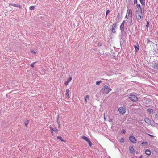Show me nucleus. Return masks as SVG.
Segmentation results:
<instances>
[{"mask_svg": "<svg viewBox=\"0 0 158 158\" xmlns=\"http://www.w3.org/2000/svg\"><path fill=\"white\" fill-rule=\"evenodd\" d=\"M142 157L143 156H142V155H141L140 156H139V158H142Z\"/></svg>", "mask_w": 158, "mask_h": 158, "instance_id": "45", "label": "nucleus"}, {"mask_svg": "<svg viewBox=\"0 0 158 158\" xmlns=\"http://www.w3.org/2000/svg\"><path fill=\"white\" fill-rule=\"evenodd\" d=\"M59 118V116L58 115L57 116V124L58 125V127L59 128H60V122L58 121Z\"/></svg>", "mask_w": 158, "mask_h": 158, "instance_id": "20", "label": "nucleus"}, {"mask_svg": "<svg viewBox=\"0 0 158 158\" xmlns=\"http://www.w3.org/2000/svg\"><path fill=\"white\" fill-rule=\"evenodd\" d=\"M35 6H30V10H33L34 9Z\"/></svg>", "mask_w": 158, "mask_h": 158, "instance_id": "26", "label": "nucleus"}, {"mask_svg": "<svg viewBox=\"0 0 158 158\" xmlns=\"http://www.w3.org/2000/svg\"><path fill=\"white\" fill-rule=\"evenodd\" d=\"M145 152L146 155L148 156L150 155L151 153V151L148 149H146L145 151Z\"/></svg>", "mask_w": 158, "mask_h": 158, "instance_id": "12", "label": "nucleus"}, {"mask_svg": "<svg viewBox=\"0 0 158 158\" xmlns=\"http://www.w3.org/2000/svg\"><path fill=\"white\" fill-rule=\"evenodd\" d=\"M129 98L131 101L134 102H136L138 100V98L135 95L130 94L129 96Z\"/></svg>", "mask_w": 158, "mask_h": 158, "instance_id": "2", "label": "nucleus"}, {"mask_svg": "<svg viewBox=\"0 0 158 158\" xmlns=\"http://www.w3.org/2000/svg\"><path fill=\"white\" fill-rule=\"evenodd\" d=\"M155 117L156 118L158 119V114H155Z\"/></svg>", "mask_w": 158, "mask_h": 158, "instance_id": "39", "label": "nucleus"}, {"mask_svg": "<svg viewBox=\"0 0 158 158\" xmlns=\"http://www.w3.org/2000/svg\"><path fill=\"white\" fill-rule=\"evenodd\" d=\"M131 18L130 19L131 21H132V16L131 17H130Z\"/></svg>", "mask_w": 158, "mask_h": 158, "instance_id": "44", "label": "nucleus"}, {"mask_svg": "<svg viewBox=\"0 0 158 158\" xmlns=\"http://www.w3.org/2000/svg\"><path fill=\"white\" fill-rule=\"evenodd\" d=\"M132 24H133L132 21H131V23H130L131 25Z\"/></svg>", "mask_w": 158, "mask_h": 158, "instance_id": "43", "label": "nucleus"}, {"mask_svg": "<svg viewBox=\"0 0 158 158\" xmlns=\"http://www.w3.org/2000/svg\"><path fill=\"white\" fill-rule=\"evenodd\" d=\"M136 6L137 8L139 7L140 9H141V6L140 5V4H137Z\"/></svg>", "mask_w": 158, "mask_h": 158, "instance_id": "31", "label": "nucleus"}, {"mask_svg": "<svg viewBox=\"0 0 158 158\" xmlns=\"http://www.w3.org/2000/svg\"><path fill=\"white\" fill-rule=\"evenodd\" d=\"M148 135H149V136H152V137L153 136V135H150V134H148Z\"/></svg>", "mask_w": 158, "mask_h": 158, "instance_id": "46", "label": "nucleus"}, {"mask_svg": "<svg viewBox=\"0 0 158 158\" xmlns=\"http://www.w3.org/2000/svg\"><path fill=\"white\" fill-rule=\"evenodd\" d=\"M65 95L66 98H69V89L66 90Z\"/></svg>", "mask_w": 158, "mask_h": 158, "instance_id": "11", "label": "nucleus"}, {"mask_svg": "<svg viewBox=\"0 0 158 158\" xmlns=\"http://www.w3.org/2000/svg\"><path fill=\"white\" fill-rule=\"evenodd\" d=\"M118 110L119 113L122 114H124L126 112L125 109H123L122 107L119 108Z\"/></svg>", "mask_w": 158, "mask_h": 158, "instance_id": "6", "label": "nucleus"}, {"mask_svg": "<svg viewBox=\"0 0 158 158\" xmlns=\"http://www.w3.org/2000/svg\"><path fill=\"white\" fill-rule=\"evenodd\" d=\"M50 129V131L51 133L53 134L54 130V128H53L52 126H50L49 127Z\"/></svg>", "mask_w": 158, "mask_h": 158, "instance_id": "21", "label": "nucleus"}, {"mask_svg": "<svg viewBox=\"0 0 158 158\" xmlns=\"http://www.w3.org/2000/svg\"><path fill=\"white\" fill-rule=\"evenodd\" d=\"M110 12V11L109 10H106V17H107L108 13H109Z\"/></svg>", "mask_w": 158, "mask_h": 158, "instance_id": "32", "label": "nucleus"}, {"mask_svg": "<svg viewBox=\"0 0 158 158\" xmlns=\"http://www.w3.org/2000/svg\"><path fill=\"white\" fill-rule=\"evenodd\" d=\"M144 121H145V122L146 123H147L148 124L150 123V120L149 119H148L147 118H145Z\"/></svg>", "mask_w": 158, "mask_h": 158, "instance_id": "15", "label": "nucleus"}, {"mask_svg": "<svg viewBox=\"0 0 158 158\" xmlns=\"http://www.w3.org/2000/svg\"><path fill=\"white\" fill-rule=\"evenodd\" d=\"M134 0V3L135 4H136L137 3V0Z\"/></svg>", "mask_w": 158, "mask_h": 158, "instance_id": "38", "label": "nucleus"}, {"mask_svg": "<svg viewBox=\"0 0 158 158\" xmlns=\"http://www.w3.org/2000/svg\"><path fill=\"white\" fill-rule=\"evenodd\" d=\"M36 63V62H34L33 63V64H31V65H30V66L32 68H34V64H35V63Z\"/></svg>", "mask_w": 158, "mask_h": 158, "instance_id": "33", "label": "nucleus"}, {"mask_svg": "<svg viewBox=\"0 0 158 158\" xmlns=\"http://www.w3.org/2000/svg\"><path fill=\"white\" fill-rule=\"evenodd\" d=\"M122 132H123V133H124L125 132V131L124 130V129H123L122 131H121Z\"/></svg>", "mask_w": 158, "mask_h": 158, "instance_id": "42", "label": "nucleus"}, {"mask_svg": "<svg viewBox=\"0 0 158 158\" xmlns=\"http://www.w3.org/2000/svg\"><path fill=\"white\" fill-rule=\"evenodd\" d=\"M112 89L108 86L104 85L101 90V92L103 94H108Z\"/></svg>", "mask_w": 158, "mask_h": 158, "instance_id": "1", "label": "nucleus"}, {"mask_svg": "<svg viewBox=\"0 0 158 158\" xmlns=\"http://www.w3.org/2000/svg\"><path fill=\"white\" fill-rule=\"evenodd\" d=\"M120 30L121 31V33L123 35H125L126 34V32L124 31V25L121 24L120 27Z\"/></svg>", "mask_w": 158, "mask_h": 158, "instance_id": "4", "label": "nucleus"}, {"mask_svg": "<svg viewBox=\"0 0 158 158\" xmlns=\"http://www.w3.org/2000/svg\"><path fill=\"white\" fill-rule=\"evenodd\" d=\"M111 31L113 33L115 34L116 33V31L115 30V29H114V28H112L111 29Z\"/></svg>", "mask_w": 158, "mask_h": 158, "instance_id": "27", "label": "nucleus"}, {"mask_svg": "<svg viewBox=\"0 0 158 158\" xmlns=\"http://www.w3.org/2000/svg\"><path fill=\"white\" fill-rule=\"evenodd\" d=\"M136 18L138 20H140L141 18L143 17V15L140 14H139L138 13H137L136 15Z\"/></svg>", "mask_w": 158, "mask_h": 158, "instance_id": "8", "label": "nucleus"}, {"mask_svg": "<svg viewBox=\"0 0 158 158\" xmlns=\"http://www.w3.org/2000/svg\"><path fill=\"white\" fill-rule=\"evenodd\" d=\"M24 123V124H25V125L27 127V126H28V123H29V120H26L25 121Z\"/></svg>", "mask_w": 158, "mask_h": 158, "instance_id": "24", "label": "nucleus"}, {"mask_svg": "<svg viewBox=\"0 0 158 158\" xmlns=\"http://www.w3.org/2000/svg\"><path fill=\"white\" fill-rule=\"evenodd\" d=\"M124 138L122 137L120 139V143H123L124 142Z\"/></svg>", "mask_w": 158, "mask_h": 158, "instance_id": "28", "label": "nucleus"}, {"mask_svg": "<svg viewBox=\"0 0 158 158\" xmlns=\"http://www.w3.org/2000/svg\"><path fill=\"white\" fill-rule=\"evenodd\" d=\"M13 6L15 7H19L20 8H22V6L21 5H20L18 4H9V6Z\"/></svg>", "mask_w": 158, "mask_h": 158, "instance_id": "7", "label": "nucleus"}, {"mask_svg": "<svg viewBox=\"0 0 158 158\" xmlns=\"http://www.w3.org/2000/svg\"><path fill=\"white\" fill-rule=\"evenodd\" d=\"M128 16L130 17H131L132 16V12L131 9H130L129 10V12L128 13Z\"/></svg>", "mask_w": 158, "mask_h": 158, "instance_id": "14", "label": "nucleus"}, {"mask_svg": "<svg viewBox=\"0 0 158 158\" xmlns=\"http://www.w3.org/2000/svg\"><path fill=\"white\" fill-rule=\"evenodd\" d=\"M129 151L131 153H132L134 152V149L132 146H130L129 147Z\"/></svg>", "mask_w": 158, "mask_h": 158, "instance_id": "13", "label": "nucleus"}, {"mask_svg": "<svg viewBox=\"0 0 158 158\" xmlns=\"http://www.w3.org/2000/svg\"><path fill=\"white\" fill-rule=\"evenodd\" d=\"M126 17L127 18V19H128V18H127V15H126Z\"/></svg>", "mask_w": 158, "mask_h": 158, "instance_id": "48", "label": "nucleus"}, {"mask_svg": "<svg viewBox=\"0 0 158 158\" xmlns=\"http://www.w3.org/2000/svg\"><path fill=\"white\" fill-rule=\"evenodd\" d=\"M33 52L34 53H35H35H36L35 52V51H33Z\"/></svg>", "mask_w": 158, "mask_h": 158, "instance_id": "47", "label": "nucleus"}, {"mask_svg": "<svg viewBox=\"0 0 158 158\" xmlns=\"http://www.w3.org/2000/svg\"><path fill=\"white\" fill-rule=\"evenodd\" d=\"M134 48H135V50L136 51L138 52L139 50V45L138 44V47L136 46L135 45H134Z\"/></svg>", "mask_w": 158, "mask_h": 158, "instance_id": "17", "label": "nucleus"}, {"mask_svg": "<svg viewBox=\"0 0 158 158\" xmlns=\"http://www.w3.org/2000/svg\"><path fill=\"white\" fill-rule=\"evenodd\" d=\"M58 130L57 129L56 127H55L54 128V131L56 133H57L58 132Z\"/></svg>", "mask_w": 158, "mask_h": 158, "instance_id": "30", "label": "nucleus"}, {"mask_svg": "<svg viewBox=\"0 0 158 158\" xmlns=\"http://www.w3.org/2000/svg\"><path fill=\"white\" fill-rule=\"evenodd\" d=\"M117 27V26L116 23H114L112 26V28H114V29H116Z\"/></svg>", "mask_w": 158, "mask_h": 158, "instance_id": "25", "label": "nucleus"}, {"mask_svg": "<svg viewBox=\"0 0 158 158\" xmlns=\"http://www.w3.org/2000/svg\"><path fill=\"white\" fill-rule=\"evenodd\" d=\"M126 23V21L125 20H124L123 21L122 23H121V24H123V25H124V23Z\"/></svg>", "mask_w": 158, "mask_h": 158, "instance_id": "41", "label": "nucleus"}, {"mask_svg": "<svg viewBox=\"0 0 158 158\" xmlns=\"http://www.w3.org/2000/svg\"><path fill=\"white\" fill-rule=\"evenodd\" d=\"M129 139L130 141L133 143H136V139L133 136H130L129 137Z\"/></svg>", "mask_w": 158, "mask_h": 158, "instance_id": "5", "label": "nucleus"}, {"mask_svg": "<svg viewBox=\"0 0 158 158\" xmlns=\"http://www.w3.org/2000/svg\"><path fill=\"white\" fill-rule=\"evenodd\" d=\"M141 144H148V143L146 142H143L141 143Z\"/></svg>", "mask_w": 158, "mask_h": 158, "instance_id": "35", "label": "nucleus"}, {"mask_svg": "<svg viewBox=\"0 0 158 158\" xmlns=\"http://www.w3.org/2000/svg\"><path fill=\"white\" fill-rule=\"evenodd\" d=\"M57 139L60 140L62 142H65V140L62 139V138L61 136H57Z\"/></svg>", "mask_w": 158, "mask_h": 158, "instance_id": "19", "label": "nucleus"}, {"mask_svg": "<svg viewBox=\"0 0 158 158\" xmlns=\"http://www.w3.org/2000/svg\"><path fill=\"white\" fill-rule=\"evenodd\" d=\"M152 68L158 70V63H155L153 64Z\"/></svg>", "mask_w": 158, "mask_h": 158, "instance_id": "9", "label": "nucleus"}, {"mask_svg": "<svg viewBox=\"0 0 158 158\" xmlns=\"http://www.w3.org/2000/svg\"><path fill=\"white\" fill-rule=\"evenodd\" d=\"M145 0H139L140 3L143 5H145Z\"/></svg>", "mask_w": 158, "mask_h": 158, "instance_id": "22", "label": "nucleus"}, {"mask_svg": "<svg viewBox=\"0 0 158 158\" xmlns=\"http://www.w3.org/2000/svg\"><path fill=\"white\" fill-rule=\"evenodd\" d=\"M147 111L149 113V114H151L153 113V110L152 109L148 108L147 109Z\"/></svg>", "mask_w": 158, "mask_h": 158, "instance_id": "16", "label": "nucleus"}, {"mask_svg": "<svg viewBox=\"0 0 158 158\" xmlns=\"http://www.w3.org/2000/svg\"><path fill=\"white\" fill-rule=\"evenodd\" d=\"M147 43L148 44H149L150 43V42H151V41H150L148 39H147Z\"/></svg>", "mask_w": 158, "mask_h": 158, "instance_id": "36", "label": "nucleus"}, {"mask_svg": "<svg viewBox=\"0 0 158 158\" xmlns=\"http://www.w3.org/2000/svg\"><path fill=\"white\" fill-rule=\"evenodd\" d=\"M146 26L148 27H149V23L148 21L147 22V24L146 25Z\"/></svg>", "mask_w": 158, "mask_h": 158, "instance_id": "34", "label": "nucleus"}, {"mask_svg": "<svg viewBox=\"0 0 158 158\" xmlns=\"http://www.w3.org/2000/svg\"><path fill=\"white\" fill-rule=\"evenodd\" d=\"M102 81H97L96 82V85H100V83L102 82Z\"/></svg>", "mask_w": 158, "mask_h": 158, "instance_id": "29", "label": "nucleus"}, {"mask_svg": "<svg viewBox=\"0 0 158 158\" xmlns=\"http://www.w3.org/2000/svg\"><path fill=\"white\" fill-rule=\"evenodd\" d=\"M102 44L101 43H98V44L97 46L98 47L101 46H102Z\"/></svg>", "mask_w": 158, "mask_h": 158, "instance_id": "37", "label": "nucleus"}, {"mask_svg": "<svg viewBox=\"0 0 158 158\" xmlns=\"http://www.w3.org/2000/svg\"><path fill=\"white\" fill-rule=\"evenodd\" d=\"M72 78L71 77H69L67 81L65 83V85L66 86L68 85L69 83L71 81Z\"/></svg>", "mask_w": 158, "mask_h": 158, "instance_id": "10", "label": "nucleus"}, {"mask_svg": "<svg viewBox=\"0 0 158 158\" xmlns=\"http://www.w3.org/2000/svg\"><path fill=\"white\" fill-rule=\"evenodd\" d=\"M136 12L139 14H142V9H138L136 11Z\"/></svg>", "mask_w": 158, "mask_h": 158, "instance_id": "23", "label": "nucleus"}, {"mask_svg": "<svg viewBox=\"0 0 158 158\" xmlns=\"http://www.w3.org/2000/svg\"><path fill=\"white\" fill-rule=\"evenodd\" d=\"M81 137L82 139L87 142L90 147L92 146V143L87 137L85 136H81Z\"/></svg>", "mask_w": 158, "mask_h": 158, "instance_id": "3", "label": "nucleus"}, {"mask_svg": "<svg viewBox=\"0 0 158 158\" xmlns=\"http://www.w3.org/2000/svg\"><path fill=\"white\" fill-rule=\"evenodd\" d=\"M128 11V10L127 11V12Z\"/></svg>", "mask_w": 158, "mask_h": 158, "instance_id": "50", "label": "nucleus"}, {"mask_svg": "<svg viewBox=\"0 0 158 158\" xmlns=\"http://www.w3.org/2000/svg\"><path fill=\"white\" fill-rule=\"evenodd\" d=\"M84 99L85 100V102L86 103L87 102V99H89V96L88 95H86L84 98Z\"/></svg>", "mask_w": 158, "mask_h": 158, "instance_id": "18", "label": "nucleus"}, {"mask_svg": "<svg viewBox=\"0 0 158 158\" xmlns=\"http://www.w3.org/2000/svg\"><path fill=\"white\" fill-rule=\"evenodd\" d=\"M136 153L138 154V152H136Z\"/></svg>", "mask_w": 158, "mask_h": 158, "instance_id": "49", "label": "nucleus"}, {"mask_svg": "<svg viewBox=\"0 0 158 158\" xmlns=\"http://www.w3.org/2000/svg\"><path fill=\"white\" fill-rule=\"evenodd\" d=\"M117 18L118 19H119V13H118L117 15Z\"/></svg>", "mask_w": 158, "mask_h": 158, "instance_id": "40", "label": "nucleus"}]
</instances>
